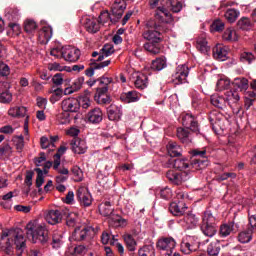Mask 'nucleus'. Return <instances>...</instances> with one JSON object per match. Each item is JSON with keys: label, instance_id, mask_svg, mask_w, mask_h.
<instances>
[{"label": "nucleus", "instance_id": "obj_20", "mask_svg": "<svg viewBox=\"0 0 256 256\" xmlns=\"http://www.w3.org/2000/svg\"><path fill=\"white\" fill-rule=\"evenodd\" d=\"M13 101V94L7 90V83L0 82V103H11Z\"/></svg>", "mask_w": 256, "mask_h": 256}, {"label": "nucleus", "instance_id": "obj_53", "mask_svg": "<svg viewBox=\"0 0 256 256\" xmlns=\"http://www.w3.org/2000/svg\"><path fill=\"white\" fill-rule=\"evenodd\" d=\"M229 85H231V80H229V78H220L216 87L218 91H223L225 89H229Z\"/></svg>", "mask_w": 256, "mask_h": 256}, {"label": "nucleus", "instance_id": "obj_47", "mask_svg": "<svg viewBox=\"0 0 256 256\" xmlns=\"http://www.w3.org/2000/svg\"><path fill=\"white\" fill-rule=\"evenodd\" d=\"M240 61L242 63H247L248 65H251V63H253V61H255V55L253 54V52L244 50L240 54Z\"/></svg>", "mask_w": 256, "mask_h": 256}, {"label": "nucleus", "instance_id": "obj_63", "mask_svg": "<svg viewBox=\"0 0 256 256\" xmlns=\"http://www.w3.org/2000/svg\"><path fill=\"white\" fill-rule=\"evenodd\" d=\"M79 217L77 216L76 213H70L67 216L66 224L68 227H75Z\"/></svg>", "mask_w": 256, "mask_h": 256}, {"label": "nucleus", "instance_id": "obj_31", "mask_svg": "<svg viewBox=\"0 0 256 256\" xmlns=\"http://www.w3.org/2000/svg\"><path fill=\"white\" fill-rule=\"evenodd\" d=\"M201 225H217V218L210 210H205L203 212Z\"/></svg>", "mask_w": 256, "mask_h": 256}, {"label": "nucleus", "instance_id": "obj_59", "mask_svg": "<svg viewBox=\"0 0 256 256\" xmlns=\"http://www.w3.org/2000/svg\"><path fill=\"white\" fill-rule=\"evenodd\" d=\"M101 241L103 245H107L108 243H110V245H115V242L117 241V239L115 238V236H112V240H111V235H109V233L107 232H104L102 234Z\"/></svg>", "mask_w": 256, "mask_h": 256}, {"label": "nucleus", "instance_id": "obj_51", "mask_svg": "<svg viewBox=\"0 0 256 256\" xmlns=\"http://www.w3.org/2000/svg\"><path fill=\"white\" fill-rule=\"evenodd\" d=\"M5 17L8 21H17L19 19V11L16 8H6Z\"/></svg>", "mask_w": 256, "mask_h": 256}, {"label": "nucleus", "instance_id": "obj_11", "mask_svg": "<svg viewBox=\"0 0 256 256\" xmlns=\"http://www.w3.org/2000/svg\"><path fill=\"white\" fill-rule=\"evenodd\" d=\"M182 125L186 127V129H190V131H193L194 133H198L199 131V124L197 123L195 117H193V115L191 114L183 115Z\"/></svg>", "mask_w": 256, "mask_h": 256}, {"label": "nucleus", "instance_id": "obj_57", "mask_svg": "<svg viewBox=\"0 0 256 256\" xmlns=\"http://www.w3.org/2000/svg\"><path fill=\"white\" fill-rule=\"evenodd\" d=\"M79 103V109H89L91 107V99H89V96H80L78 99Z\"/></svg>", "mask_w": 256, "mask_h": 256}, {"label": "nucleus", "instance_id": "obj_15", "mask_svg": "<svg viewBox=\"0 0 256 256\" xmlns=\"http://www.w3.org/2000/svg\"><path fill=\"white\" fill-rule=\"evenodd\" d=\"M197 249H199V242H195L191 237L189 240H184L181 243V251L185 255H190V253H194V251H197Z\"/></svg>", "mask_w": 256, "mask_h": 256}, {"label": "nucleus", "instance_id": "obj_12", "mask_svg": "<svg viewBox=\"0 0 256 256\" xmlns=\"http://www.w3.org/2000/svg\"><path fill=\"white\" fill-rule=\"evenodd\" d=\"M86 119L88 123L98 125V123H101V121H103V111L101 110V108L96 107L88 112Z\"/></svg>", "mask_w": 256, "mask_h": 256}, {"label": "nucleus", "instance_id": "obj_64", "mask_svg": "<svg viewBox=\"0 0 256 256\" xmlns=\"http://www.w3.org/2000/svg\"><path fill=\"white\" fill-rule=\"evenodd\" d=\"M173 13H179L183 9V4L180 1L173 0L170 2Z\"/></svg>", "mask_w": 256, "mask_h": 256}, {"label": "nucleus", "instance_id": "obj_24", "mask_svg": "<svg viewBox=\"0 0 256 256\" xmlns=\"http://www.w3.org/2000/svg\"><path fill=\"white\" fill-rule=\"evenodd\" d=\"M109 65H111V60H105L103 62L98 61L92 67L86 69L85 75H87V77H93L96 69H104V67H109Z\"/></svg>", "mask_w": 256, "mask_h": 256}, {"label": "nucleus", "instance_id": "obj_43", "mask_svg": "<svg viewBox=\"0 0 256 256\" xmlns=\"http://www.w3.org/2000/svg\"><path fill=\"white\" fill-rule=\"evenodd\" d=\"M239 15L240 12L237 9H228L225 14L224 17L226 20H228L229 23H235V21H237V19H239Z\"/></svg>", "mask_w": 256, "mask_h": 256}, {"label": "nucleus", "instance_id": "obj_56", "mask_svg": "<svg viewBox=\"0 0 256 256\" xmlns=\"http://www.w3.org/2000/svg\"><path fill=\"white\" fill-rule=\"evenodd\" d=\"M65 53V47L57 46L55 48H52L50 51V55L52 57H55L56 59L63 58V54Z\"/></svg>", "mask_w": 256, "mask_h": 256}, {"label": "nucleus", "instance_id": "obj_36", "mask_svg": "<svg viewBox=\"0 0 256 256\" xmlns=\"http://www.w3.org/2000/svg\"><path fill=\"white\" fill-rule=\"evenodd\" d=\"M155 17L162 23H167V19H171V13H169V10H167L165 7H158Z\"/></svg>", "mask_w": 256, "mask_h": 256}, {"label": "nucleus", "instance_id": "obj_13", "mask_svg": "<svg viewBox=\"0 0 256 256\" xmlns=\"http://www.w3.org/2000/svg\"><path fill=\"white\" fill-rule=\"evenodd\" d=\"M125 9H127V3H125V0H115L112 5L113 17H115V19H121Z\"/></svg>", "mask_w": 256, "mask_h": 256}, {"label": "nucleus", "instance_id": "obj_21", "mask_svg": "<svg viewBox=\"0 0 256 256\" xmlns=\"http://www.w3.org/2000/svg\"><path fill=\"white\" fill-rule=\"evenodd\" d=\"M122 116H123V110L121 109L120 106L111 105L108 108V119L110 121H119Z\"/></svg>", "mask_w": 256, "mask_h": 256}, {"label": "nucleus", "instance_id": "obj_58", "mask_svg": "<svg viewBox=\"0 0 256 256\" xmlns=\"http://www.w3.org/2000/svg\"><path fill=\"white\" fill-rule=\"evenodd\" d=\"M26 33H33L37 29V23L34 20H26L24 23Z\"/></svg>", "mask_w": 256, "mask_h": 256}, {"label": "nucleus", "instance_id": "obj_32", "mask_svg": "<svg viewBox=\"0 0 256 256\" xmlns=\"http://www.w3.org/2000/svg\"><path fill=\"white\" fill-rule=\"evenodd\" d=\"M108 223L111 227H127V219L119 215H112V217L108 219Z\"/></svg>", "mask_w": 256, "mask_h": 256}, {"label": "nucleus", "instance_id": "obj_39", "mask_svg": "<svg viewBox=\"0 0 256 256\" xmlns=\"http://www.w3.org/2000/svg\"><path fill=\"white\" fill-rule=\"evenodd\" d=\"M196 48L200 53H203V55H207L209 51H211V48L209 47L207 43V39L205 38H198L196 41Z\"/></svg>", "mask_w": 256, "mask_h": 256}, {"label": "nucleus", "instance_id": "obj_41", "mask_svg": "<svg viewBox=\"0 0 256 256\" xmlns=\"http://www.w3.org/2000/svg\"><path fill=\"white\" fill-rule=\"evenodd\" d=\"M144 49L153 55L161 53V44L159 42H147L144 44Z\"/></svg>", "mask_w": 256, "mask_h": 256}, {"label": "nucleus", "instance_id": "obj_40", "mask_svg": "<svg viewBox=\"0 0 256 256\" xmlns=\"http://www.w3.org/2000/svg\"><path fill=\"white\" fill-rule=\"evenodd\" d=\"M34 171L37 173L36 187L38 189H41V187H43V183H45V175H47L49 171L41 170V168H35Z\"/></svg>", "mask_w": 256, "mask_h": 256}, {"label": "nucleus", "instance_id": "obj_42", "mask_svg": "<svg viewBox=\"0 0 256 256\" xmlns=\"http://www.w3.org/2000/svg\"><path fill=\"white\" fill-rule=\"evenodd\" d=\"M251 239H253V230L251 228L243 230L238 235V241L240 243H249Z\"/></svg>", "mask_w": 256, "mask_h": 256}, {"label": "nucleus", "instance_id": "obj_54", "mask_svg": "<svg viewBox=\"0 0 256 256\" xmlns=\"http://www.w3.org/2000/svg\"><path fill=\"white\" fill-rule=\"evenodd\" d=\"M139 256H155V250L153 246H143L138 251Z\"/></svg>", "mask_w": 256, "mask_h": 256}, {"label": "nucleus", "instance_id": "obj_46", "mask_svg": "<svg viewBox=\"0 0 256 256\" xmlns=\"http://www.w3.org/2000/svg\"><path fill=\"white\" fill-rule=\"evenodd\" d=\"M238 29H242V31H249L251 27H253V23H251V20L247 17H242L237 22Z\"/></svg>", "mask_w": 256, "mask_h": 256}, {"label": "nucleus", "instance_id": "obj_22", "mask_svg": "<svg viewBox=\"0 0 256 256\" xmlns=\"http://www.w3.org/2000/svg\"><path fill=\"white\" fill-rule=\"evenodd\" d=\"M84 27L88 33H97L100 29L99 20L95 18H85Z\"/></svg>", "mask_w": 256, "mask_h": 256}, {"label": "nucleus", "instance_id": "obj_30", "mask_svg": "<svg viewBox=\"0 0 256 256\" xmlns=\"http://www.w3.org/2000/svg\"><path fill=\"white\" fill-rule=\"evenodd\" d=\"M136 89H147L149 85V78L145 74H137L134 81Z\"/></svg>", "mask_w": 256, "mask_h": 256}, {"label": "nucleus", "instance_id": "obj_10", "mask_svg": "<svg viewBox=\"0 0 256 256\" xmlns=\"http://www.w3.org/2000/svg\"><path fill=\"white\" fill-rule=\"evenodd\" d=\"M71 147H72L73 153H75L76 155H83L87 153V149H88L87 142L80 138H74L71 141Z\"/></svg>", "mask_w": 256, "mask_h": 256}, {"label": "nucleus", "instance_id": "obj_9", "mask_svg": "<svg viewBox=\"0 0 256 256\" xmlns=\"http://www.w3.org/2000/svg\"><path fill=\"white\" fill-rule=\"evenodd\" d=\"M77 197L81 205H84V207H89L91 203H93V198L91 197V193H89V189H87V187H80L77 191Z\"/></svg>", "mask_w": 256, "mask_h": 256}, {"label": "nucleus", "instance_id": "obj_25", "mask_svg": "<svg viewBox=\"0 0 256 256\" xmlns=\"http://www.w3.org/2000/svg\"><path fill=\"white\" fill-rule=\"evenodd\" d=\"M200 231L206 237H215L217 235V224H200Z\"/></svg>", "mask_w": 256, "mask_h": 256}, {"label": "nucleus", "instance_id": "obj_49", "mask_svg": "<svg viewBox=\"0 0 256 256\" xmlns=\"http://www.w3.org/2000/svg\"><path fill=\"white\" fill-rule=\"evenodd\" d=\"M13 155V148L8 143H4L0 146V157L5 159Z\"/></svg>", "mask_w": 256, "mask_h": 256}, {"label": "nucleus", "instance_id": "obj_2", "mask_svg": "<svg viewBox=\"0 0 256 256\" xmlns=\"http://www.w3.org/2000/svg\"><path fill=\"white\" fill-rule=\"evenodd\" d=\"M26 234L28 239H32V243H47L49 240L47 224L37 220L29 222L26 225Z\"/></svg>", "mask_w": 256, "mask_h": 256}, {"label": "nucleus", "instance_id": "obj_62", "mask_svg": "<svg viewBox=\"0 0 256 256\" xmlns=\"http://www.w3.org/2000/svg\"><path fill=\"white\" fill-rule=\"evenodd\" d=\"M61 97H63V90L61 88H57L56 90H54V92L52 93L51 97H50V101L52 103H57V101L61 100Z\"/></svg>", "mask_w": 256, "mask_h": 256}, {"label": "nucleus", "instance_id": "obj_44", "mask_svg": "<svg viewBox=\"0 0 256 256\" xmlns=\"http://www.w3.org/2000/svg\"><path fill=\"white\" fill-rule=\"evenodd\" d=\"M221 251V244L219 241H214L208 245L207 253L210 256H217Z\"/></svg>", "mask_w": 256, "mask_h": 256}, {"label": "nucleus", "instance_id": "obj_52", "mask_svg": "<svg viewBox=\"0 0 256 256\" xmlns=\"http://www.w3.org/2000/svg\"><path fill=\"white\" fill-rule=\"evenodd\" d=\"M173 167H174V169H178L179 171H183L185 169H188L189 160H187V159H175V160H173Z\"/></svg>", "mask_w": 256, "mask_h": 256}, {"label": "nucleus", "instance_id": "obj_16", "mask_svg": "<svg viewBox=\"0 0 256 256\" xmlns=\"http://www.w3.org/2000/svg\"><path fill=\"white\" fill-rule=\"evenodd\" d=\"M45 219L49 225H57L63 221V214L60 210H50L46 213Z\"/></svg>", "mask_w": 256, "mask_h": 256}, {"label": "nucleus", "instance_id": "obj_7", "mask_svg": "<svg viewBox=\"0 0 256 256\" xmlns=\"http://www.w3.org/2000/svg\"><path fill=\"white\" fill-rule=\"evenodd\" d=\"M62 109L65 113H77L79 111V99L67 98L61 103Z\"/></svg>", "mask_w": 256, "mask_h": 256}, {"label": "nucleus", "instance_id": "obj_1", "mask_svg": "<svg viewBox=\"0 0 256 256\" xmlns=\"http://www.w3.org/2000/svg\"><path fill=\"white\" fill-rule=\"evenodd\" d=\"M6 237H8L5 248L7 255H13V243L16 245L17 255H23V251H25V247L27 246V240L25 239L23 230L15 229L2 232L1 239H6Z\"/></svg>", "mask_w": 256, "mask_h": 256}, {"label": "nucleus", "instance_id": "obj_17", "mask_svg": "<svg viewBox=\"0 0 256 256\" xmlns=\"http://www.w3.org/2000/svg\"><path fill=\"white\" fill-rule=\"evenodd\" d=\"M227 55H229V51L223 44H216L213 48V57L217 61H227Z\"/></svg>", "mask_w": 256, "mask_h": 256}, {"label": "nucleus", "instance_id": "obj_50", "mask_svg": "<svg viewBox=\"0 0 256 256\" xmlns=\"http://www.w3.org/2000/svg\"><path fill=\"white\" fill-rule=\"evenodd\" d=\"M67 151V147L61 146L58 149V152L54 155L55 160L53 164V169H59V165H61V156L65 155V152Z\"/></svg>", "mask_w": 256, "mask_h": 256}, {"label": "nucleus", "instance_id": "obj_4", "mask_svg": "<svg viewBox=\"0 0 256 256\" xmlns=\"http://www.w3.org/2000/svg\"><path fill=\"white\" fill-rule=\"evenodd\" d=\"M187 77H189V67L187 65H180L172 75V82L174 85H181L187 82Z\"/></svg>", "mask_w": 256, "mask_h": 256}, {"label": "nucleus", "instance_id": "obj_19", "mask_svg": "<svg viewBox=\"0 0 256 256\" xmlns=\"http://www.w3.org/2000/svg\"><path fill=\"white\" fill-rule=\"evenodd\" d=\"M169 209H170V212L172 213V215L179 217V216L183 215V213H185V211H187V205L183 201L172 202L170 204Z\"/></svg>", "mask_w": 256, "mask_h": 256}, {"label": "nucleus", "instance_id": "obj_55", "mask_svg": "<svg viewBox=\"0 0 256 256\" xmlns=\"http://www.w3.org/2000/svg\"><path fill=\"white\" fill-rule=\"evenodd\" d=\"M13 142L17 151H23V148L25 147V138H23V135L15 136Z\"/></svg>", "mask_w": 256, "mask_h": 256}, {"label": "nucleus", "instance_id": "obj_8", "mask_svg": "<svg viewBox=\"0 0 256 256\" xmlns=\"http://www.w3.org/2000/svg\"><path fill=\"white\" fill-rule=\"evenodd\" d=\"M178 223L181 227H184V229H195V227L199 225V218L195 216V214H188L184 216L183 219H180Z\"/></svg>", "mask_w": 256, "mask_h": 256}, {"label": "nucleus", "instance_id": "obj_5", "mask_svg": "<svg viewBox=\"0 0 256 256\" xmlns=\"http://www.w3.org/2000/svg\"><path fill=\"white\" fill-rule=\"evenodd\" d=\"M81 57V50L73 46H65L63 59L65 61H69L70 63H75V61H79Z\"/></svg>", "mask_w": 256, "mask_h": 256}, {"label": "nucleus", "instance_id": "obj_23", "mask_svg": "<svg viewBox=\"0 0 256 256\" xmlns=\"http://www.w3.org/2000/svg\"><path fill=\"white\" fill-rule=\"evenodd\" d=\"M167 152L170 155V157H179L181 153H183V149L177 142L170 141L167 144Z\"/></svg>", "mask_w": 256, "mask_h": 256}, {"label": "nucleus", "instance_id": "obj_26", "mask_svg": "<svg viewBox=\"0 0 256 256\" xmlns=\"http://www.w3.org/2000/svg\"><path fill=\"white\" fill-rule=\"evenodd\" d=\"M210 101L214 107H217L218 109H225L227 107V100L225 97L219 95V94H213L210 97Z\"/></svg>", "mask_w": 256, "mask_h": 256}, {"label": "nucleus", "instance_id": "obj_60", "mask_svg": "<svg viewBox=\"0 0 256 256\" xmlns=\"http://www.w3.org/2000/svg\"><path fill=\"white\" fill-rule=\"evenodd\" d=\"M223 29H225V22L222 20H215L212 25H211V31H223Z\"/></svg>", "mask_w": 256, "mask_h": 256}, {"label": "nucleus", "instance_id": "obj_37", "mask_svg": "<svg viewBox=\"0 0 256 256\" xmlns=\"http://www.w3.org/2000/svg\"><path fill=\"white\" fill-rule=\"evenodd\" d=\"M115 53V48H113V44H105L101 49V54L99 55L97 61L100 63L105 59V57H110Z\"/></svg>", "mask_w": 256, "mask_h": 256}, {"label": "nucleus", "instance_id": "obj_29", "mask_svg": "<svg viewBox=\"0 0 256 256\" xmlns=\"http://www.w3.org/2000/svg\"><path fill=\"white\" fill-rule=\"evenodd\" d=\"M225 97H226V103H228V105H230V107L232 105H235L236 103H239V101L241 99L239 92H237L235 90L226 91Z\"/></svg>", "mask_w": 256, "mask_h": 256}, {"label": "nucleus", "instance_id": "obj_27", "mask_svg": "<svg viewBox=\"0 0 256 256\" xmlns=\"http://www.w3.org/2000/svg\"><path fill=\"white\" fill-rule=\"evenodd\" d=\"M53 37V28L51 26H44L39 34V39L41 43H49Z\"/></svg>", "mask_w": 256, "mask_h": 256}, {"label": "nucleus", "instance_id": "obj_48", "mask_svg": "<svg viewBox=\"0 0 256 256\" xmlns=\"http://www.w3.org/2000/svg\"><path fill=\"white\" fill-rule=\"evenodd\" d=\"M99 212L104 217H109L110 215H113V207H111V202H104L99 206Z\"/></svg>", "mask_w": 256, "mask_h": 256}, {"label": "nucleus", "instance_id": "obj_35", "mask_svg": "<svg viewBox=\"0 0 256 256\" xmlns=\"http://www.w3.org/2000/svg\"><path fill=\"white\" fill-rule=\"evenodd\" d=\"M124 243L126 244V247L128 251H136L137 250V241L133 237V235L129 233H125L123 235Z\"/></svg>", "mask_w": 256, "mask_h": 256}, {"label": "nucleus", "instance_id": "obj_18", "mask_svg": "<svg viewBox=\"0 0 256 256\" xmlns=\"http://www.w3.org/2000/svg\"><path fill=\"white\" fill-rule=\"evenodd\" d=\"M120 99L123 103H137L141 99V95L139 92L132 90L128 92H124L120 95Z\"/></svg>", "mask_w": 256, "mask_h": 256}, {"label": "nucleus", "instance_id": "obj_33", "mask_svg": "<svg viewBox=\"0 0 256 256\" xmlns=\"http://www.w3.org/2000/svg\"><path fill=\"white\" fill-rule=\"evenodd\" d=\"M235 232V222L224 223L220 226V236L229 237L231 233Z\"/></svg>", "mask_w": 256, "mask_h": 256}, {"label": "nucleus", "instance_id": "obj_3", "mask_svg": "<svg viewBox=\"0 0 256 256\" xmlns=\"http://www.w3.org/2000/svg\"><path fill=\"white\" fill-rule=\"evenodd\" d=\"M142 36L144 39H146V41L159 43V41H161V32H159V26L153 22H148Z\"/></svg>", "mask_w": 256, "mask_h": 256}, {"label": "nucleus", "instance_id": "obj_34", "mask_svg": "<svg viewBox=\"0 0 256 256\" xmlns=\"http://www.w3.org/2000/svg\"><path fill=\"white\" fill-rule=\"evenodd\" d=\"M10 117H25L27 115V108L24 106H13L8 110Z\"/></svg>", "mask_w": 256, "mask_h": 256}, {"label": "nucleus", "instance_id": "obj_6", "mask_svg": "<svg viewBox=\"0 0 256 256\" xmlns=\"http://www.w3.org/2000/svg\"><path fill=\"white\" fill-rule=\"evenodd\" d=\"M167 179L174 183V185H181V183L187 181L189 179V174L187 172H175L173 170H169L166 174Z\"/></svg>", "mask_w": 256, "mask_h": 256}, {"label": "nucleus", "instance_id": "obj_38", "mask_svg": "<svg viewBox=\"0 0 256 256\" xmlns=\"http://www.w3.org/2000/svg\"><path fill=\"white\" fill-rule=\"evenodd\" d=\"M167 67V59L165 57L156 58L152 61L151 69L153 71H163Z\"/></svg>", "mask_w": 256, "mask_h": 256}, {"label": "nucleus", "instance_id": "obj_61", "mask_svg": "<svg viewBox=\"0 0 256 256\" xmlns=\"http://www.w3.org/2000/svg\"><path fill=\"white\" fill-rule=\"evenodd\" d=\"M72 175H74V181H83V170L79 166L72 168Z\"/></svg>", "mask_w": 256, "mask_h": 256}, {"label": "nucleus", "instance_id": "obj_45", "mask_svg": "<svg viewBox=\"0 0 256 256\" xmlns=\"http://www.w3.org/2000/svg\"><path fill=\"white\" fill-rule=\"evenodd\" d=\"M233 85L238 87L240 91H247L249 89V80L247 78H235Z\"/></svg>", "mask_w": 256, "mask_h": 256}, {"label": "nucleus", "instance_id": "obj_28", "mask_svg": "<svg viewBox=\"0 0 256 256\" xmlns=\"http://www.w3.org/2000/svg\"><path fill=\"white\" fill-rule=\"evenodd\" d=\"M222 39L223 41L233 43L235 41H239V36L237 35V31L234 28L230 27L224 31Z\"/></svg>", "mask_w": 256, "mask_h": 256}, {"label": "nucleus", "instance_id": "obj_14", "mask_svg": "<svg viewBox=\"0 0 256 256\" xmlns=\"http://www.w3.org/2000/svg\"><path fill=\"white\" fill-rule=\"evenodd\" d=\"M176 136L184 145H189V143H192L193 141V134L189 131V128H178Z\"/></svg>", "mask_w": 256, "mask_h": 256}]
</instances>
